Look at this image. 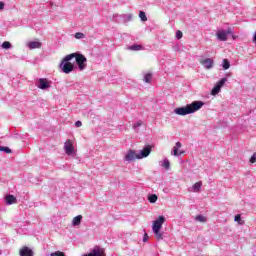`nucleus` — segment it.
Listing matches in <instances>:
<instances>
[{"instance_id": "nucleus-17", "label": "nucleus", "mask_w": 256, "mask_h": 256, "mask_svg": "<svg viewBox=\"0 0 256 256\" xmlns=\"http://www.w3.org/2000/svg\"><path fill=\"white\" fill-rule=\"evenodd\" d=\"M83 221L82 215H77L72 220L73 227H79L81 225V222Z\"/></svg>"}, {"instance_id": "nucleus-20", "label": "nucleus", "mask_w": 256, "mask_h": 256, "mask_svg": "<svg viewBox=\"0 0 256 256\" xmlns=\"http://www.w3.org/2000/svg\"><path fill=\"white\" fill-rule=\"evenodd\" d=\"M231 67V62L229 61V59L224 58L222 60V68L224 69V71H227V69H229Z\"/></svg>"}, {"instance_id": "nucleus-6", "label": "nucleus", "mask_w": 256, "mask_h": 256, "mask_svg": "<svg viewBox=\"0 0 256 256\" xmlns=\"http://www.w3.org/2000/svg\"><path fill=\"white\" fill-rule=\"evenodd\" d=\"M133 19V15L131 14H114L113 15V21L116 23H129Z\"/></svg>"}, {"instance_id": "nucleus-32", "label": "nucleus", "mask_w": 256, "mask_h": 256, "mask_svg": "<svg viewBox=\"0 0 256 256\" xmlns=\"http://www.w3.org/2000/svg\"><path fill=\"white\" fill-rule=\"evenodd\" d=\"M234 220L236 221V223H241V214L235 215Z\"/></svg>"}, {"instance_id": "nucleus-18", "label": "nucleus", "mask_w": 256, "mask_h": 256, "mask_svg": "<svg viewBox=\"0 0 256 256\" xmlns=\"http://www.w3.org/2000/svg\"><path fill=\"white\" fill-rule=\"evenodd\" d=\"M128 51H143V45L141 44H132L127 47Z\"/></svg>"}, {"instance_id": "nucleus-9", "label": "nucleus", "mask_w": 256, "mask_h": 256, "mask_svg": "<svg viewBox=\"0 0 256 256\" xmlns=\"http://www.w3.org/2000/svg\"><path fill=\"white\" fill-rule=\"evenodd\" d=\"M152 150L153 147L151 145L144 146L143 149L140 150L139 153H137L136 159H145L146 157H149V155H151Z\"/></svg>"}, {"instance_id": "nucleus-15", "label": "nucleus", "mask_w": 256, "mask_h": 256, "mask_svg": "<svg viewBox=\"0 0 256 256\" xmlns=\"http://www.w3.org/2000/svg\"><path fill=\"white\" fill-rule=\"evenodd\" d=\"M26 45L28 49H41L43 44L40 41H29Z\"/></svg>"}, {"instance_id": "nucleus-35", "label": "nucleus", "mask_w": 256, "mask_h": 256, "mask_svg": "<svg viewBox=\"0 0 256 256\" xmlns=\"http://www.w3.org/2000/svg\"><path fill=\"white\" fill-rule=\"evenodd\" d=\"M147 241H149V235H147V233H145L143 236V242L147 243Z\"/></svg>"}, {"instance_id": "nucleus-22", "label": "nucleus", "mask_w": 256, "mask_h": 256, "mask_svg": "<svg viewBox=\"0 0 256 256\" xmlns=\"http://www.w3.org/2000/svg\"><path fill=\"white\" fill-rule=\"evenodd\" d=\"M195 221H199V223H207V218L203 216V214H199L195 217Z\"/></svg>"}, {"instance_id": "nucleus-19", "label": "nucleus", "mask_w": 256, "mask_h": 256, "mask_svg": "<svg viewBox=\"0 0 256 256\" xmlns=\"http://www.w3.org/2000/svg\"><path fill=\"white\" fill-rule=\"evenodd\" d=\"M161 167H164L166 171H169L171 169V162H169V159L164 158L162 162H160Z\"/></svg>"}, {"instance_id": "nucleus-34", "label": "nucleus", "mask_w": 256, "mask_h": 256, "mask_svg": "<svg viewBox=\"0 0 256 256\" xmlns=\"http://www.w3.org/2000/svg\"><path fill=\"white\" fill-rule=\"evenodd\" d=\"M82 125H83V122H81V120H77L75 122V127H82Z\"/></svg>"}, {"instance_id": "nucleus-36", "label": "nucleus", "mask_w": 256, "mask_h": 256, "mask_svg": "<svg viewBox=\"0 0 256 256\" xmlns=\"http://www.w3.org/2000/svg\"><path fill=\"white\" fill-rule=\"evenodd\" d=\"M5 9V3L0 1V11H3Z\"/></svg>"}, {"instance_id": "nucleus-33", "label": "nucleus", "mask_w": 256, "mask_h": 256, "mask_svg": "<svg viewBox=\"0 0 256 256\" xmlns=\"http://www.w3.org/2000/svg\"><path fill=\"white\" fill-rule=\"evenodd\" d=\"M250 163H256V153L250 157Z\"/></svg>"}, {"instance_id": "nucleus-26", "label": "nucleus", "mask_w": 256, "mask_h": 256, "mask_svg": "<svg viewBox=\"0 0 256 256\" xmlns=\"http://www.w3.org/2000/svg\"><path fill=\"white\" fill-rule=\"evenodd\" d=\"M139 18L141 19V21L145 22V21H147V14H145L144 11H140Z\"/></svg>"}, {"instance_id": "nucleus-23", "label": "nucleus", "mask_w": 256, "mask_h": 256, "mask_svg": "<svg viewBox=\"0 0 256 256\" xmlns=\"http://www.w3.org/2000/svg\"><path fill=\"white\" fill-rule=\"evenodd\" d=\"M157 195L156 194H150L148 195V201L149 203H157Z\"/></svg>"}, {"instance_id": "nucleus-30", "label": "nucleus", "mask_w": 256, "mask_h": 256, "mask_svg": "<svg viewBox=\"0 0 256 256\" xmlns=\"http://www.w3.org/2000/svg\"><path fill=\"white\" fill-rule=\"evenodd\" d=\"M50 256H65V254L62 251H56V252H52Z\"/></svg>"}, {"instance_id": "nucleus-28", "label": "nucleus", "mask_w": 256, "mask_h": 256, "mask_svg": "<svg viewBox=\"0 0 256 256\" xmlns=\"http://www.w3.org/2000/svg\"><path fill=\"white\" fill-rule=\"evenodd\" d=\"M74 37L75 39H85V34L82 32H77Z\"/></svg>"}, {"instance_id": "nucleus-10", "label": "nucleus", "mask_w": 256, "mask_h": 256, "mask_svg": "<svg viewBox=\"0 0 256 256\" xmlns=\"http://www.w3.org/2000/svg\"><path fill=\"white\" fill-rule=\"evenodd\" d=\"M64 151L66 155H75V148L73 147L71 140H68L64 143Z\"/></svg>"}, {"instance_id": "nucleus-3", "label": "nucleus", "mask_w": 256, "mask_h": 256, "mask_svg": "<svg viewBox=\"0 0 256 256\" xmlns=\"http://www.w3.org/2000/svg\"><path fill=\"white\" fill-rule=\"evenodd\" d=\"M163 223H165V216L163 215L158 216V218L153 221L152 231L157 241H163V232H161V229H163Z\"/></svg>"}, {"instance_id": "nucleus-14", "label": "nucleus", "mask_w": 256, "mask_h": 256, "mask_svg": "<svg viewBox=\"0 0 256 256\" xmlns=\"http://www.w3.org/2000/svg\"><path fill=\"white\" fill-rule=\"evenodd\" d=\"M5 203L6 205H15V203H17V197L13 194H7L5 196Z\"/></svg>"}, {"instance_id": "nucleus-31", "label": "nucleus", "mask_w": 256, "mask_h": 256, "mask_svg": "<svg viewBox=\"0 0 256 256\" xmlns=\"http://www.w3.org/2000/svg\"><path fill=\"white\" fill-rule=\"evenodd\" d=\"M176 39H183V32L181 30L176 31Z\"/></svg>"}, {"instance_id": "nucleus-29", "label": "nucleus", "mask_w": 256, "mask_h": 256, "mask_svg": "<svg viewBox=\"0 0 256 256\" xmlns=\"http://www.w3.org/2000/svg\"><path fill=\"white\" fill-rule=\"evenodd\" d=\"M143 125V121L138 120L136 123L133 124V129H139Z\"/></svg>"}, {"instance_id": "nucleus-2", "label": "nucleus", "mask_w": 256, "mask_h": 256, "mask_svg": "<svg viewBox=\"0 0 256 256\" xmlns=\"http://www.w3.org/2000/svg\"><path fill=\"white\" fill-rule=\"evenodd\" d=\"M73 59H75V53L68 54L62 59L59 65L62 73L69 75V73H73V71H75V65L70 62L73 61Z\"/></svg>"}, {"instance_id": "nucleus-4", "label": "nucleus", "mask_w": 256, "mask_h": 256, "mask_svg": "<svg viewBox=\"0 0 256 256\" xmlns=\"http://www.w3.org/2000/svg\"><path fill=\"white\" fill-rule=\"evenodd\" d=\"M74 59L78 69L80 71L85 70V68L87 67V58L83 54L75 53Z\"/></svg>"}, {"instance_id": "nucleus-7", "label": "nucleus", "mask_w": 256, "mask_h": 256, "mask_svg": "<svg viewBox=\"0 0 256 256\" xmlns=\"http://www.w3.org/2000/svg\"><path fill=\"white\" fill-rule=\"evenodd\" d=\"M225 83H227V79L221 78L212 88L211 90V95H219V93H221V88L224 87Z\"/></svg>"}, {"instance_id": "nucleus-8", "label": "nucleus", "mask_w": 256, "mask_h": 256, "mask_svg": "<svg viewBox=\"0 0 256 256\" xmlns=\"http://www.w3.org/2000/svg\"><path fill=\"white\" fill-rule=\"evenodd\" d=\"M36 87L42 91H47V89H51V81L47 78H40L36 83Z\"/></svg>"}, {"instance_id": "nucleus-16", "label": "nucleus", "mask_w": 256, "mask_h": 256, "mask_svg": "<svg viewBox=\"0 0 256 256\" xmlns=\"http://www.w3.org/2000/svg\"><path fill=\"white\" fill-rule=\"evenodd\" d=\"M135 159H137V153H135V150H129L125 155V161H135Z\"/></svg>"}, {"instance_id": "nucleus-13", "label": "nucleus", "mask_w": 256, "mask_h": 256, "mask_svg": "<svg viewBox=\"0 0 256 256\" xmlns=\"http://www.w3.org/2000/svg\"><path fill=\"white\" fill-rule=\"evenodd\" d=\"M20 256H33L34 252L31 248L24 246L19 251Z\"/></svg>"}, {"instance_id": "nucleus-24", "label": "nucleus", "mask_w": 256, "mask_h": 256, "mask_svg": "<svg viewBox=\"0 0 256 256\" xmlns=\"http://www.w3.org/2000/svg\"><path fill=\"white\" fill-rule=\"evenodd\" d=\"M0 151H1L2 153H7V154L13 153V151L11 150V148H9V147H7V146H2V145H0Z\"/></svg>"}, {"instance_id": "nucleus-12", "label": "nucleus", "mask_w": 256, "mask_h": 256, "mask_svg": "<svg viewBox=\"0 0 256 256\" xmlns=\"http://www.w3.org/2000/svg\"><path fill=\"white\" fill-rule=\"evenodd\" d=\"M180 147H182L181 142H176L175 146L172 149L171 155H174V157H181V155H183V152L179 151Z\"/></svg>"}, {"instance_id": "nucleus-37", "label": "nucleus", "mask_w": 256, "mask_h": 256, "mask_svg": "<svg viewBox=\"0 0 256 256\" xmlns=\"http://www.w3.org/2000/svg\"><path fill=\"white\" fill-rule=\"evenodd\" d=\"M252 41H253V43H255V44H256V31H255V32H254V34H253Z\"/></svg>"}, {"instance_id": "nucleus-21", "label": "nucleus", "mask_w": 256, "mask_h": 256, "mask_svg": "<svg viewBox=\"0 0 256 256\" xmlns=\"http://www.w3.org/2000/svg\"><path fill=\"white\" fill-rule=\"evenodd\" d=\"M203 186V183L201 181L196 182L193 186L192 189L195 193H199L201 191V187Z\"/></svg>"}, {"instance_id": "nucleus-5", "label": "nucleus", "mask_w": 256, "mask_h": 256, "mask_svg": "<svg viewBox=\"0 0 256 256\" xmlns=\"http://www.w3.org/2000/svg\"><path fill=\"white\" fill-rule=\"evenodd\" d=\"M229 35H233V30L231 28H228L227 30H218L216 32L218 41H227L229 39Z\"/></svg>"}, {"instance_id": "nucleus-25", "label": "nucleus", "mask_w": 256, "mask_h": 256, "mask_svg": "<svg viewBox=\"0 0 256 256\" xmlns=\"http://www.w3.org/2000/svg\"><path fill=\"white\" fill-rule=\"evenodd\" d=\"M1 47H2V49L8 50V49H11L12 45H11V42H9V41H4V42L2 43V45H1Z\"/></svg>"}, {"instance_id": "nucleus-11", "label": "nucleus", "mask_w": 256, "mask_h": 256, "mask_svg": "<svg viewBox=\"0 0 256 256\" xmlns=\"http://www.w3.org/2000/svg\"><path fill=\"white\" fill-rule=\"evenodd\" d=\"M201 65H203L204 69H213V65H214V61L211 58H206L204 60H202Z\"/></svg>"}, {"instance_id": "nucleus-1", "label": "nucleus", "mask_w": 256, "mask_h": 256, "mask_svg": "<svg viewBox=\"0 0 256 256\" xmlns=\"http://www.w3.org/2000/svg\"><path fill=\"white\" fill-rule=\"evenodd\" d=\"M204 105H205V102L201 100H195L192 103L187 104L186 106L175 108L174 113L176 115L185 117V115H191L193 113H197V111H199Z\"/></svg>"}, {"instance_id": "nucleus-27", "label": "nucleus", "mask_w": 256, "mask_h": 256, "mask_svg": "<svg viewBox=\"0 0 256 256\" xmlns=\"http://www.w3.org/2000/svg\"><path fill=\"white\" fill-rule=\"evenodd\" d=\"M151 77H153V75L151 73H147L144 75V81L145 83H151Z\"/></svg>"}]
</instances>
